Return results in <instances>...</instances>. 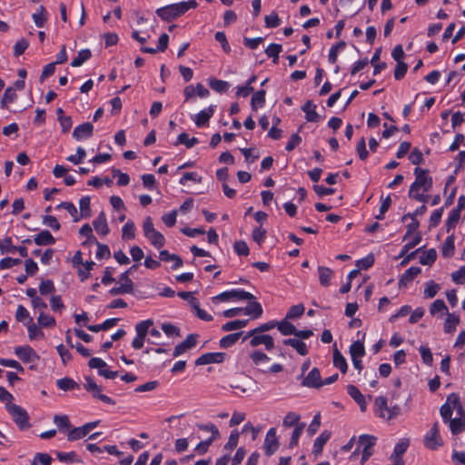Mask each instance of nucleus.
I'll use <instances>...</instances> for the list:
<instances>
[{"mask_svg":"<svg viewBox=\"0 0 465 465\" xmlns=\"http://www.w3.org/2000/svg\"><path fill=\"white\" fill-rule=\"evenodd\" d=\"M37 245H51L55 242L54 238L51 232L47 230L40 232L34 239Z\"/></svg>","mask_w":465,"mask_h":465,"instance_id":"nucleus-22","label":"nucleus"},{"mask_svg":"<svg viewBox=\"0 0 465 465\" xmlns=\"http://www.w3.org/2000/svg\"><path fill=\"white\" fill-rule=\"evenodd\" d=\"M153 322L152 320H145V321L140 322L135 326L136 334L138 336H142V337L145 338L149 331V328L153 325Z\"/></svg>","mask_w":465,"mask_h":465,"instance_id":"nucleus-48","label":"nucleus"},{"mask_svg":"<svg viewBox=\"0 0 465 465\" xmlns=\"http://www.w3.org/2000/svg\"><path fill=\"white\" fill-rule=\"evenodd\" d=\"M439 290L440 285L435 283L433 281H430L426 283L424 294L427 298H433L437 294Z\"/></svg>","mask_w":465,"mask_h":465,"instance_id":"nucleus-62","label":"nucleus"},{"mask_svg":"<svg viewBox=\"0 0 465 465\" xmlns=\"http://www.w3.org/2000/svg\"><path fill=\"white\" fill-rule=\"evenodd\" d=\"M301 416L293 411L288 412L282 420V426L285 428L296 427L300 422Z\"/></svg>","mask_w":465,"mask_h":465,"instance_id":"nucleus-38","label":"nucleus"},{"mask_svg":"<svg viewBox=\"0 0 465 465\" xmlns=\"http://www.w3.org/2000/svg\"><path fill=\"white\" fill-rule=\"evenodd\" d=\"M6 409L9 414L13 417L14 421L19 426L20 429L29 427V417L25 409L16 404H6Z\"/></svg>","mask_w":465,"mask_h":465,"instance_id":"nucleus-4","label":"nucleus"},{"mask_svg":"<svg viewBox=\"0 0 465 465\" xmlns=\"http://www.w3.org/2000/svg\"><path fill=\"white\" fill-rule=\"evenodd\" d=\"M197 426L201 430L209 431L212 433V436L208 440H215L220 437V432L217 427L213 423L199 424Z\"/></svg>","mask_w":465,"mask_h":465,"instance_id":"nucleus-53","label":"nucleus"},{"mask_svg":"<svg viewBox=\"0 0 465 465\" xmlns=\"http://www.w3.org/2000/svg\"><path fill=\"white\" fill-rule=\"evenodd\" d=\"M214 113L213 107L211 105L206 109L202 110L200 113H198L195 116V124L198 127L204 126L208 124L210 118L213 116Z\"/></svg>","mask_w":465,"mask_h":465,"instance_id":"nucleus-19","label":"nucleus"},{"mask_svg":"<svg viewBox=\"0 0 465 465\" xmlns=\"http://www.w3.org/2000/svg\"><path fill=\"white\" fill-rule=\"evenodd\" d=\"M304 310H305V308L302 304L293 305L289 309V311L286 314V318L287 319L299 318L303 314Z\"/></svg>","mask_w":465,"mask_h":465,"instance_id":"nucleus-58","label":"nucleus"},{"mask_svg":"<svg viewBox=\"0 0 465 465\" xmlns=\"http://www.w3.org/2000/svg\"><path fill=\"white\" fill-rule=\"evenodd\" d=\"M225 359V354L223 352H208L201 355L196 361L195 365H206L209 363H220Z\"/></svg>","mask_w":465,"mask_h":465,"instance_id":"nucleus-11","label":"nucleus"},{"mask_svg":"<svg viewBox=\"0 0 465 465\" xmlns=\"http://www.w3.org/2000/svg\"><path fill=\"white\" fill-rule=\"evenodd\" d=\"M242 312H244L246 315L252 316V319H258L262 316L263 310L258 302H253L252 300Z\"/></svg>","mask_w":465,"mask_h":465,"instance_id":"nucleus-21","label":"nucleus"},{"mask_svg":"<svg viewBox=\"0 0 465 465\" xmlns=\"http://www.w3.org/2000/svg\"><path fill=\"white\" fill-rule=\"evenodd\" d=\"M38 323L45 328H51L55 326V320L53 316L41 312L38 316Z\"/></svg>","mask_w":465,"mask_h":465,"instance_id":"nucleus-50","label":"nucleus"},{"mask_svg":"<svg viewBox=\"0 0 465 465\" xmlns=\"http://www.w3.org/2000/svg\"><path fill=\"white\" fill-rule=\"evenodd\" d=\"M277 328L283 335H294L296 333V327L287 321L278 322Z\"/></svg>","mask_w":465,"mask_h":465,"instance_id":"nucleus-46","label":"nucleus"},{"mask_svg":"<svg viewBox=\"0 0 465 465\" xmlns=\"http://www.w3.org/2000/svg\"><path fill=\"white\" fill-rule=\"evenodd\" d=\"M265 90H259L255 92L251 100V106L252 110L256 111L258 108L262 107L265 104Z\"/></svg>","mask_w":465,"mask_h":465,"instance_id":"nucleus-30","label":"nucleus"},{"mask_svg":"<svg viewBox=\"0 0 465 465\" xmlns=\"http://www.w3.org/2000/svg\"><path fill=\"white\" fill-rule=\"evenodd\" d=\"M376 438L371 435H361L359 438V443L362 447L361 463L365 462L371 455V449L376 443Z\"/></svg>","mask_w":465,"mask_h":465,"instance_id":"nucleus-7","label":"nucleus"},{"mask_svg":"<svg viewBox=\"0 0 465 465\" xmlns=\"http://www.w3.org/2000/svg\"><path fill=\"white\" fill-rule=\"evenodd\" d=\"M249 340V344L252 348L264 345L266 351H272L274 348L273 338L262 332L255 333L254 329L249 331L242 338V341Z\"/></svg>","mask_w":465,"mask_h":465,"instance_id":"nucleus-3","label":"nucleus"},{"mask_svg":"<svg viewBox=\"0 0 465 465\" xmlns=\"http://www.w3.org/2000/svg\"><path fill=\"white\" fill-rule=\"evenodd\" d=\"M415 181L411 183L409 195H412L413 193H418L420 190L423 192H429L432 187V178L429 176V171L427 169H421L416 167L414 169Z\"/></svg>","mask_w":465,"mask_h":465,"instance_id":"nucleus-2","label":"nucleus"},{"mask_svg":"<svg viewBox=\"0 0 465 465\" xmlns=\"http://www.w3.org/2000/svg\"><path fill=\"white\" fill-rule=\"evenodd\" d=\"M145 237L150 241V242L154 247L158 249L163 247L165 243V239L163 235L156 230L153 231L152 232H149V234L145 235Z\"/></svg>","mask_w":465,"mask_h":465,"instance_id":"nucleus-33","label":"nucleus"},{"mask_svg":"<svg viewBox=\"0 0 465 465\" xmlns=\"http://www.w3.org/2000/svg\"><path fill=\"white\" fill-rule=\"evenodd\" d=\"M118 322L117 318H112L104 321L102 324H95V325H86L87 329L93 332H98L101 331H106L114 325H116Z\"/></svg>","mask_w":465,"mask_h":465,"instance_id":"nucleus-28","label":"nucleus"},{"mask_svg":"<svg viewBox=\"0 0 465 465\" xmlns=\"http://www.w3.org/2000/svg\"><path fill=\"white\" fill-rule=\"evenodd\" d=\"M79 233L83 237L86 238V240L82 243L84 246V245H92L94 242H96V238L94 236L93 230H92L91 226L88 223L84 224L80 228Z\"/></svg>","mask_w":465,"mask_h":465,"instance_id":"nucleus-27","label":"nucleus"},{"mask_svg":"<svg viewBox=\"0 0 465 465\" xmlns=\"http://www.w3.org/2000/svg\"><path fill=\"white\" fill-rule=\"evenodd\" d=\"M318 273L321 285L324 287L329 286L331 284V280L333 275V272L328 267L319 266Z\"/></svg>","mask_w":465,"mask_h":465,"instance_id":"nucleus-23","label":"nucleus"},{"mask_svg":"<svg viewBox=\"0 0 465 465\" xmlns=\"http://www.w3.org/2000/svg\"><path fill=\"white\" fill-rule=\"evenodd\" d=\"M443 441L440 435L439 423L435 422L424 436V445L430 450H436L442 446Z\"/></svg>","mask_w":465,"mask_h":465,"instance_id":"nucleus-5","label":"nucleus"},{"mask_svg":"<svg viewBox=\"0 0 465 465\" xmlns=\"http://www.w3.org/2000/svg\"><path fill=\"white\" fill-rule=\"evenodd\" d=\"M421 272L420 267L412 266L409 268L405 272L401 275L399 281V286H407L411 282L414 280V278L420 274Z\"/></svg>","mask_w":465,"mask_h":465,"instance_id":"nucleus-18","label":"nucleus"},{"mask_svg":"<svg viewBox=\"0 0 465 465\" xmlns=\"http://www.w3.org/2000/svg\"><path fill=\"white\" fill-rule=\"evenodd\" d=\"M305 423H299L294 427V430L292 433L291 440H290V448H293L298 445L299 438L302 435L303 430L305 429Z\"/></svg>","mask_w":465,"mask_h":465,"instance_id":"nucleus-44","label":"nucleus"},{"mask_svg":"<svg viewBox=\"0 0 465 465\" xmlns=\"http://www.w3.org/2000/svg\"><path fill=\"white\" fill-rule=\"evenodd\" d=\"M283 343L285 345H289V346H292V348H294L300 355L304 356L308 353V349H307L306 344L298 339H295V338L287 339V340L283 341Z\"/></svg>","mask_w":465,"mask_h":465,"instance_id":"nucleus-24","label":"nucleus"},{"mask_svg":"<svg viewBox=\"0 0 465 465\" xmlns=\"http://www.w3.org/2000/svg\"><path fill=\"white\" fill-rule=\"evenodd\" d=\"M32 17L37 27H43L47 20V13L45 6L40 5Z\"/></svg>","mask_w":465,"mask_h":465,"instance_id":"nucleus-31","label":"nucleus"},{"mask_svg":"<svg viewBox=\"0 0 465 465\" xmlns=\"http://www.w3.org/2000/svg\"><path fill=\"white\" fill-rule=\"evenodd\" d=\"M197 338H198V334H194V333L189 334L183 342L177 344L174 347L173 356L178 357L181 354L184 353L187 350L194 347L197 343Z\"/></svg>","mask_w":465,"mask_h":465,"instance_id":"nucleus-10","label":"nucleus"},{"mask_svg":"<svg viewBox=\"0 0 465 465\" xmlns=\"http://www.w3.org/2000/svg\"><path fill=\"white\" fill-rule=\"evenodd\" d=\"M122 237L125 240H131L135 237V226L132 221H128L122 228Z\"/></svg>","mask_w":465,"mask_h":465,"instance_id":"nucleus-45","label":"nucleus"},{"mask_svg":"<svg viewBox=\"0 0 465 465\" xmlns=\"http://www.w3.org/2000/svg\"><path fill=\"white\" fill-rule=\"evenodd\" d=\"M15 353L23 362H34L39 359L35 351L30 346H17L15 348Z\"/></svg>","mask_w":465,"mask_h":465,"instance_id":"nucleus-8","label":"nucleus"},{"mask_svg":"<svg viewBox=\"0 0 465 465\" xmlns=\"http://www.w3.org/2000/svg\"><path fill=\"white\" fill-rule=\"evenodd\" d=\"M196 137L189 138L186 133H182L178 135L176 144H184L187 148H192L198 143Z\"/></svg>","mask_w":465,"mask_h":465,"instance_id":"nucleus-47","label":"nucleus"},{"mask_svg":"<svg viewBox=\"0 0 465 465\" xmlns=\"http://www.w3.org/2000/svg\"><path fill=\"white\" fill-rule=\"evenodd\" d=\"M460 322V318L458 315L454 313H447V318L444 322V331L447 333H451L455 331L457 325Z\"/></svg>","mask_w":465,"mask_h":465,"instance_id":"nucleus-25","label":"nucleus"},{"mask_svg":"<svg viewBox=\"0 0 465 465\" xmlns=\"http://www.w3.org/2000/svg\"><path fill=\"white\" fill-rule=\"evenodd\" d=\"M242 334V332L241 331V332L231 333V334H228L226 336H223L220 340V346L222 348H229V347H231L232 345H233L234 343L237 342V341L240 339Z\"/></svg>","mask_w":465,"mask_h":465,"instance_id":"nucleus-41","label":"nucleus"},{"mask_svg":"<svg viewBox=\"0 0 465 465\" xmlns=\"http://www.w3.org/2000/svg\"><path fill=\"white\" fill-rule=\"evenodd\" d=\"M348 394L357 402L360 406L361 411H365L367 408L366 401L364 395L360 391V390L354 385L347 386Z\"/></svg>","mask_w":465,"mask_h":465,"instance_id":"nucleus-14","label":"nucleus"},{"mask_svg":"<svg viewBox=\"0 0 465 465\" xmlns=\"http://www.w3.org/2000/svg\"><path fill=\"white\" fill-rule=\"evenodd\" d=\"M460 217V212L457 209H453L448 217L446 226H447V232H449L450 229L454 228L456 224L458 223Z\"/></svg>","mask_w":465,"mask_h":465,"instance_id":"nucleus-49","label":"nucleus"},{"mask_svg":"<svg viewBox=\"0 0 465 465\" xmlns=\"http://www.w3.org/2000/svg\"><path fill=\"white\" fill-rule=\"evenodd\" d=\"M331 432L328 430H323L318 438L314 440L313 443V450L312 452L315 455H319L322 453L324 444L330 440Z\"/></svg>","mask_w":465,"mask_h":465,"instance_id":"nucleus-20","label":"nucleus"},{"mask_svg":"<svg viewBox=\"0 0 465 465\" xmlns=\"http://www.w3.org/2000/svg\"><path fill=\"white\" fill-rule=\"evenodd\" d=\"M250 359L252 363L256 366L268 363L270 361V357L259 350H254L249 354Z\"/></svg>","mask_w":465,"mask_h":465,"instance_id":"nucleus-26","label":"nucleus"},{"mask_svg":"<svg viewBox=\"0 0 465 465\" xmlns=\"http://www.w3.org/2000/svg\"><path fill=\"white\" fill-rule=\"evenodd\" d=\"M389 409L390 407L388 406L387 399L384 396H379L375 399L374 411L378 417L386 420Z\"/></svg>","mask_w":465,"mask_h":465,"instance_id":"nucleus-15","label":"nucleus"},{"mask_svg":"<svg viewBox=\"0 0 465 465\" xmlns=\"http://www.w3.org/2000/svg\"><path fill=\"white\" fill-rule=\"evenodd\" d=\"M442 255L446 258H450L454 254V236L450 235L447 237L442 244L441 248Z\"/></svg>","mask_w":465,"mask_h":465,"instance_id":"nucleus-39","label":"nucleus"},{"mask_svg":"<svg viewBox=\"0 0 465 465\" xmlns=\"http://www.w3.org/2000/svg\"><path fill=\"white\" fill-rule=\"evenodd\" d=\"M302 385L309 388H321L322 383L319 369L313 368L302 381Z\"/></svg>","mask_w":465,"mask_h":465,"instance_id":"nucleus-12","label":"nucleus"},{"mask_svg":"<svg viewBox=\"0 0 465 465\" xmlns=\"http://www.w3.org/2000/svg\"><path fill=\"white\" fill-rule=\"evenodd\" d=\"M80 213L83 217H89L91 214L90 210V197L84 196L79 201Z\"/></svg>","mask_w":465,"mask_h":465,"instance_id":"nucleus-57","label":"nucleus"},{"mask_svg":"<svg viewBox=\"0 0 465 465\" xmlns=\"http://www.w3.org/2000/svg\"><path fill=\"white\" fill-rule=\"evenodd\" d=\"M93 225L97 233L106 235L109 232V228L106 221V216L104 212H101L93 222Z\"/></svg>","mask_w":465,"mask_h":465,"instance_id":"nucleus-16","label":"nucleus"},{"mask_svg":"<svg viewBox=\"0 0 465 465\" xmlns=\"http://www.w3.org/2000/svg\"><path fill=\"white\" fill-rule=\"evenodd\" d=\"M17 97L15 88L8 87L5 89L4 95L1 99V107L5 108L8 104L13 103Z\"/></svg>","mask_w":465,"mask_h":465,"instance_id":"nucleus-43","label":"nucleus"},{"mask_svg":"<svg viewBox=\"0 0 465 465\" xmlns=\"http://www.w3.org/2000/svg\"><path fill=\"white\" fill-rule=\"evenodd\" d=\"M440 312H444L446 314L449 312L445 302L442 300L438 299L431 303L430 307V313L431 315H435Z\"/></svg>","mask_w":465,"mask_h":465,"instance_id":"nucleus-52","label":"nucleus"},{"mask_svg":"<svg viewBox=\"0 0 465 465\" xmlns=\"http://www.w3.org/2000/svg\"><path fill=\"white\" fill-rule=\"evenodd\" d=\"M94 126L91 123H84L76 126L73 132V137L77 140L89 138L93 135Z\"/></svg>","mask_w":465,"mask_h":465,"instance_id":"nucleus-13","label":"nucleus"},{"mask_svg":"<svg viewBox=\"0 0 465 465\" xmlns=\"http://www.w3.org/2000/svg\"><path fill=\"white\" fill-rule=\"evenodd\" d=\"M88 433L89 431L87 430L84 425L74 428L68 432L67 440L69 441H74L85 437Z\"/></svg>","mask_w":465,"mask_h":465,"instance_id":"nucleus-36","label":"nucleus"},{"mask_svg":"<svg viewBox=\"0 0 465 465\" xmlns=\"http://www.w3.org/2000/svg\"><path fill=\"white\" fill-rule=\"evenodd\" d=\"M52 458L47 453H36L35 455L33 465H36V463H41L42 465H51Z\"/></svg>","mask_w":465,"mask_h":465,"instance_id":"nucleus-63","label":"nucleus"},{"mask_svg":"<svg viewBox=\"0 0 465 465\" xmlns=\"http://www.w3.org/2000/svg\"><path fill=\"white\" fill-rule=\"evenodd\" d=\"M230 299L252 301L254 300V296L244 290H232L223 292L213 298V300L221 302H226Z\"/></svg>","mask_w":465,"mask_h":465,"instance_id":"nucleus-6","label":"nucleus"},{"mask_svg":"<svg viewBox=\"0 0 465 465\" xmlns=\"http://www.w3.org/2000/svg\"><path fill=\"white\" fill-rule=\"evenodd\" d=\"M437 258L435 249L428 250L420 259V262L423 265H431Z\"/></svg>","mask_w":465,"mask_h":465,"instance_id":"nucleus-54","label":"nucleus"},{"mask_svg":"<svg viewBox=\"0 0 465 465\" xmlns=\"http://www.w3.org/2000/svg\"><path fill=\"white\" fill-rule=\"evenodd\" d=\"M91 51L89 49H82L78 52L77 56L71 62L73 67L81 66L85 61L91 57Z\"/></svg>","mask_w":465,"mask_h":465,"instance_id":"nucleus-37","label":"nucleus"},{"mask_svg":"<svg viewBox=\"0 0 465 465\" xmlns=\"http://www.w3.org/2000/svg\"><path fill=\"white\" fill-rule=\"evenodd\" d=\"M15 251L16 246L13 245L12 239L10 237H6L4 240L0 241V252L2 254L13 253Z\"/></svg>","mask_w":465,"mask_h":465,"instance_id":"nucleus-51","label":"nucleus"},{"mask_svg":"<svg viewBox=\"0 0 465 465\" xmlns=\"http://www.w3.org/2000/svg\"><path fill=\"white\" fill-rule=\"evenodd\" d=\"M56 386L64 391H73L79 388L78 383L68 377L57 380Z\"/></svg>","mask_w":465,"mask_h":465,"instance_id":"nucleus-29","label":"nucleus"},{"mask_svg":"<svg viewBox=\"0 0 465 465\" xmlns=\"http://www.w3.org/2000/svg\"><path fill=\"white\" fill-rule=\"evenodd\" d=\"M282 47L281 45H279V44H271L265 49V54H267L268 57H272V58L273 64H277L278 63V59H279V54L282 52Z\"/></svg>","mask_w":465,"mask_h":465,"instance_id":"nucleus-40","label":"nucleus"},{"mask_svg":"<svg viewBox=\"0 0 465 465\" xmlns=\"http://www.w3.org/2000/svg\"><path fill=\"white\" fill-rule=\"evenodd\" d=\"M351 358H362L365 355V347L362 341H356L350 346Z\"/></svg>","mask_w":465,"mask_h":465,"instance_id":"nucleus-34","label":"nucleus"},{"mask_svg":"<svg viewBox=\"0 0 465 465\" xmlns=\"http://www.w3.org/2000/svg\"><path fill=\"white\" fill-rule=\"evenodd\" d=\"M191 304L195 312L196 316L206 322H210L213 320V316L209 313H207L204 310L201 309L199 306V302L195 298H192Z\"/></svg>","mask_w":465,"mask_h":465,"instance_id":"nucleus-42","label":"nucleus"},{"mask_svg":"<svg viewBox=\"0 0 465 465\" xmlns=\"http://www.w3.org/2000/svg\"><path fill=\"white\" fill-rule=\"evenodd\" d=\"M449 422L452 434H459L465 430V415L452 419Z\"/></svg>","mask_w":465,"mask_h":465,"instance_id":"nucleus-32","label":"nucleus"},{"mask_svg":"<svg viewBox=\"0 0 465 465\" xmlns=\"http://www.w3.org/2000/svg\"><path fill=\"white\" fill-rule=\"evenodd\" d=\"M333 365L338 368L342 373H345L348 370L346 359L341 353L335 349L333 351Z\"/></svg>","mask_w":465,"mask_h":465,"instance_id":"nucleus-35","label":"nucleus"},{"mask_svg":"<svg viewBox=\"0 0 465 465\" xmlns=\"http://www.w3.org/2000/svg\"><path fill=\"white\" fill-rule=\"evenodd\" d=\"M409 445L410 441L408 439L401 440L396 444L393 454L400 459V457L406 452Z\"/></svg>","mask_w":465,"mask_h":465,"instance_id":"nucleus-60","label":"nucleus"},{"mask_svg":"<svg viewBox=\"0 0 465 465\" xmlns=\"http://www.w3.org/2000/svg\"><path fill=\"white\" fill-rule=\"evenodd\" d=\"M210 87L215 92L223 93L229 88V84L223 80L213 79L209 83Z\"/></svg>","mask_w":465,"mask_h":465,"instance_id":"nucleus-56","label":"nucleus"},{"mask_svg":"<svg viewBox=\"0 0 465 465\" xmlns=\"http://www.w3.org/2000/svg\"><path fill=\"white\" fill-rule=\"evenodd\" d=\"M302 111L305 113V119L307 122L317 123L320 120V115L316 112V104L312 101H307L303 106Z\"/></svg>","mask_w":465,"mask_h":465,"instance_id":"nucleus-17","label":"nucleus"},{"mask_svg":"<svg viewBox=\"0 0 465 465\" xmlns=\"http://www.w3.org/2000/svg\"><path fill=\"white\" fill-rule=\"evenodd\" d=\"M264 21L265 25L268 28H275L279 26L281 24V20L275 12H272L271 15H266Z\"/></svg>","mask_w":465,"mask_h":465,"instance_id":"nucleus-61","label":"nucleus"},{"mask_svg":"<svg viewBox=\"0 0 465 465\" xmlns=\"http://www.w3.org/2000/svg\"><path fill=\"white\" fill-rule=\"evenodd\" d=\"M345 45H346L345 42L341 41L331 48L330 53H329V62L330 63H331V64L336 63L338 52L340 50H342L345 47Z\"/></svg>","mask_w":465,"mask_h":465,"instance_id":"nucleus-59","label":"nucleus"},{"mask_svg":"<svg viewBox=\"0 0 465 465\" xmlns=\"http://www.w3.org/2000/svg\"><path fill=\"white\" fill-rule=\"evenodd\" d=\"M451 279L457 284L464 283L465 282V266H462L458 271L452 272Z\"/></svg>","mask_w":465,"mask_h":465,"instance_id":"nucleus-64","label":"nucleus"},{"mask_svg":"<svg viewBox=\"0 0 465 465\" xmlns=\"http://www.w3.org/2000/svg\"><path fill=\"white\" fill-rule=\"evenodd\" d=\"M279 442L276 436V430L274 428H271L265 436L264 440V450L265 454L267 456L272 455L278 449Z\"/></svg>","mask_w":465,"mask_h":465,"instance_id":"nucleus-9","label":"nucleus"},{"mask_svg":"<svg viewBox=\"0 0 465 465\" xmlns=\"http://www.w3.org/2000/svg\"><path fill=\"white\" fill-rule=\"evenodd\" d=\"M197 5L196 0L183 1L158 8L155 13L163 21L170 22L185 14L189 9L196 8Z\"/></svg>","mask_w":465,"mask_h":465,"instance_id":"nucleus-1","label":"nucleus"},{"mask_svg":"<svg viewBox=\"0 0 465 465\" xmlns=\"http://www.w3.org/2000/svg\"><path fill=\"white\" fill-rule=\"evenodd\" d=\"M54 422L59 430H68L71 427L67 415H54Z\"/></svg>","mask_w":465,"mask_h":465,"instance_id":"nucleus-55","label":"nucleus"}]
</instances>
